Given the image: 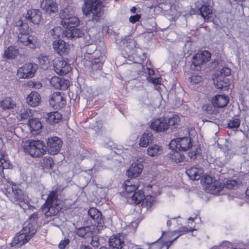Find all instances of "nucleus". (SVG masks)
I'll use <instances>...</instances> for the list:
<instances>
[{
	"label": "nucleus",
	"mask_w": 249,
	"mask_h": 249,
	"mask_svg": "<svg viewBox=\"0 0 249 249\" xmlns=\"http://www.w3.org/2000/svg\"><path fill=\"white\" fill-rule=\"evenodd\" d=\"M241 121L237 117L232 118L229 120L228 123V127L231 129L238 128L240 125Z\"/></svg>",
	"instance_id": "nucleus-42"
},
{
	"label": "nucleus",
	"mask_w": 249,
	"mask_h": 249,
	"mask_svg": "<svg viewBox=\"0 0 249 249\" xmlns=\"http://www.w3.org/2000/svg\"><path fill=\"white\" fill-rule=\"evenodd\" d=\"M228 103V98L224 95H217L213 98L212 103L214 107H223Z\"/></svg>",
	"instance_id": "nucleus-26"
},
{
	"label": "nucleus",
	"mask_w": 249,
	"mask_h": 249,
	"mask_svg": "<svg viewBox=\"0 0 249 249\" xmlns=\"http://www.w3.org/2000/svg\"><path fill=\"white\" fill-rule=\"evenodd\" d=\"M39 63L41 65H46L49 63L50 60L48 56L46 55H41L38 57Z\"/></svg>",
	"instance_id": "nucleus-52"
},
{
	"label": "nucleus",
	"mask_w": 249,
	"mask_h": 249,
	"mask_svg": "<svg viewBox=\"0 0 249 249\" xmlns=\"http://www.w3.org/2000/svg\"><path fill=\"white\" fill-rule=\"evenodd\" d=\"M70 10L69 8H65L64 9L61 10L60 12V16L62 19H65V18H68L71 14H70Z\"/></svg>",
	"instance_id": "nucleus-49"
},
{
	"label": "nucleus",
	"mask_w": 249,
	"mask_h": 249,
	"mask_svg": "<svg viewBox=\"0 0 249 249\" xmlns=\"http://www.w3.org/2000/svg\"><path fill=\"white\" fill-rule=\"evenodd\" d=\"M36 232V227L32 224H28L15 236L11 243V246H16L18 244L20 245L25 244L34 236Z\"/></svg>",
	"instance_id": "nucleus-6"
},
{
	"label": "nucleus",
	"mask_w": 249,
	"mask_h": 249,
	"mask_svg": "<svg viewBox=\"0 0 249 249\" xmlns=\"http://www.w3.org/2000/svg\"><path fill=\"white\" fill-rule=\"evenodd\" d=\"M25 18L34 24H38L41 19V12L36 9L28 10Z\"/></svg>",
	"instance_id": "nucleus-19"
},
{
	"label": "nucleus",
	"mask_w": 249,
	"mask_h": 249,
	"mask_svg": "<svg viewBox=\"0 0 249 249\" xmlns=\"http://www.w3.org/2000/svg\"><path fill=\"white\" fill-rule=\"evenodd\" d=\"M197 12L203 18L205 21H210L212 20V8L210 5L205 4L198 8Z\"/></svg>",
	"instance_id": "nucleus-22"
},
{
	"label": "nucleus",
	"mask_w": 249,
	"mask_h": 249,
	"mask_svg": "<svg viewBox=\"0 0 249 249\" xmlns=\"http://www.w3.org/2000/svg\"><path fill=\"white\" fill-rule=\"evenodd\" d=\"M69 243L70 240L69 239L62 240L58 245V247L59 249H65L66 246L68 245L69 244Z\"/></svg>",
	"instance_id": "nucleus-57"
},
{
	"label": "nucleus",
	"mask_w": 249,
	"mask_h": 249,
	"mask_svg": "<svg viewBox=\"0 0 249 249\" xmlns=\"http://www.w3.org/2000/svg\"><path fill=\"white\" fill-rule=\"evenodd\" d=\"M225 184L219 180H214L213 182L206 186V190L211 194L217 195L224 188Z\"/></svg>",
	"instance_id": "nucleus-24"
},
{
	"label": "nucleus",
	"mask_w": 249,
	"mask_h": 249,
	"mask_svg": "<svg viewBox=\"0 0 249 249\" xmlns=\"http://www.w3.org/2000/svg\"><path fill=\"white\" fill-rule=\"evenodd\" d=\"M62 141L57 137L49 138L47 141L49 152L52 155L57 154L62 146Z\"/></svg>",
	"instance_id": "nucleus-12"
},
{
	"label": "nucleus",
	"mask_w": 249,
	"mask_h": 249,
	"mask_svg": "<svg viewBox=\"0 0 249 249\" xmlns=\"http://www.w3.org/2000/svg\"><path fill=\"white\" fill-rule=\"evenodd\" d=\"M169 146L171 149L178 150L179 151H186L192 146L191 138L185 137L172 140Z\"/></svg>",
	"instance_id": "nucleus-8"
},
{
	"label": "nucleus",
	"mask_w": 249,
	"mask_h": 249,
	"mask_svg": "<svg viewBox=\"0 0 249 249\" xmlns=\"http://www.w3.org/2000/svg\"><path fill=\"white\" fill-rule=\"evenodd\" d=\"M47 121L50 124L58 123L62 119V115L58 111H53L47 114Z\"/></svg>",
	"instance_id": "nucleus-31"
},
{
	"label": "nucleus",
	"mask_w": 249,
	"mask_h": 249,
	"mask_svg": "<svg viewBox=\"0 0 249 249\" xmlns=\"http://www.w3.org/2000/svg\"><path fill=\"white\" fill-rule=\"evenodd\" d=\"M37 218V214L36 213H33L30 217V219L31 220H33V221L36 220Z\"/></svg>",
	"instance_id": "nucleus-60"
},
{
	"label": "nucleus",
	"mask_w": 249,
	"mask_h": 249,
	"mask_svg": "<svg viewBox=\"0 0 249 249\" xmlns=\"http://www.w3.org/2000/svg\"><path fill=\"white\" fill-rule=\"evenodd\" d=\"M54 51L59 55L67 53L69 51V45L62 40H55L53 44Z\"/></svg>",
	"instance_id": "nucleus-17"
},
{
	"label": "nucleus",
	"mask_w": 249,
	"mask_h": 249,
	"mask_svg": "<svg viewBox=\"0 0 249 249\" xmlns=\"http://www.w3.org/2000/svg\"><path fill=\"white\" fill-rule=\"evenodd\" d=\"M140 186V181L138 178H130L125 181L124 189L126 195L135 192Z\"/></svg>",
	"instance_id": "nucleus-18"
},
{
	"label": "nucleus",
	"mask_w": 249,
	"mask_h": 249,
	"mask_svg": "<svg viewBox=\"0 0 249 249\" xmlns=\"http://www.w3.org/2000/svg\"><path fill=\"white\" fill-rule=\"evenodd\" d=\"M147 79L149 82L152 83L154 85L160 84L161 82V78L160 77L153 78L152 77H148Z\"/></svg>",
	"instance_id": "nucleus-56"
},
{
	"label": "nucleus",
	"mask_w": 249,
	"mask_h": 249,
	"mask_svg": "<svg viewBox=\"0 0 249 249\" xmlns=\"http://www.w3.org/2000/svg\"><path fill=\"white\" fill-rule=\"evenodd\" d=\"M144 196L143 192L141 190L135 191L131 196H130L134 203L137 204H139L142 201Z\"/></svg>",
	"instance_id": "nucleus-40"
},
{
	"label": "nucleus",
	"mask_w": 249,
	"mask_h": 249,
	"mask_svg": "<svg viewBox=\"0 0 249 249\" xmlns=\"http://www.w3.org/2000/svg\"><path fill=\"white\" fill-rule=\"evenodd\" d=\"M32 116V113L30 109L23 108L21 110L20 117L21 119L29 120Z\"/></svg>",
	"instance_id": "nucleus-46"
},
{
	"label": "nucleus",
	"mask_w": 249,
	"mask_h": 249,
	"mask_svg": "<svg viewBox=\"0 0 249 249\" xmlns=\"http://www.w3.org/2000/svg\"><path fill=\"white\" fill-rule=\"evenodd\" d=\"M195 230H196L192 227H187L184 226L180 228L178 232L180 233L179 235H178L176 238H175L173 240L169 241L166 242L167 249H168L170 245H171L176 240H177L181 235L186 233L192 232Z\"/></svg>",
	"instance_id": "nucleus-36"
},
{
	"label": "nucleus",
	"mask_w": 249,
	"mask_h": 249,
	"mask_svg": "<svg viewBox=\"0 0 249 249\" xmlns=\"http://www.w3.org/2000/svg\"><path fill=\"white\" fill-rule=\"evenodd\" d=\"M0 166L3 169L10 168L12 165L10 164L9 160H8L7 156L2 155L0 159Z\"/></svg>",
	"instance_id": "nucleus-45"
},
{
	"label": "nucleus",
	"mask_w": 249,
	"mask_h": 249,
	"mask_svg": "<svg viewBox=\"0 0 249 249\" xmlns=\"http://www.w3.org/2000/svg\"><path fill=\"white\" fill-rule=\"evenodd\" d=\"M152 129L156 132H162L168 129L166 118H160L155 120L150 125Z\"/></svg>",
	"instance_id": "nucleus-16"
},
{
	"label": "nucleus",
	"mask_w": 249,
	"mask_h": 249,
	"mask_svg": "<svg viewBox=\"0 0 249 249\" xmlns=\"http://www.w3.org/2000/svg\"><path fill=\"white\" fill-rule=\"evenodd\" d=\"M62 206L58 199L56 191H53L49 194L45 203L42 207V212L46 217L56 215L61 210Z\"/></svg>",
	"instance_id": "nucleus-1"
},
{
	"label": "nucleus",
	"mask_w": 249,
	"mask_h": 249,
	"mask_svg": "<svg viewBox=\"0 0 249 249\" xmlns=\"http://www.w3.org/2000/svg\"><path fill=\"white\" fill-rule=\"evenodd\" d=\"M214 180V179H213L212 177H211V176L206 175L204 177L203 181L205 184L206 186L212 184Z\"/></svg>",
	"instance_id": "nucleus-53"
},
{
	"label": "nucleus",
	"mask_w": 249,
	"mask_h": 249,
	"mask_svg": "<svg viewBox=\"0 0 249 249\" xmlns=\"http://www.w3.org/2000/svg\"><path fill=\"white\" fill-rule=\"evenodd\" d=\"M27 86L30 87L34 88L36 89H39L41 88L42 84L39 82L29 81L27 83Z\"/></svg>",
	"instance_id": "nucleus-51"
},
{
	"label": "nucleus",
	"mask_w": 249,
	"mask_h": 249,
	"mask_svg": "<svg viewBox=\"0 0 249 249\" xmlns=\"http://www.w3.org/2000/svg\"><path fill=\"white\" fill-rule=\"evenodd\" d=\"M0 107L3 109H12L16 107V104L10 98L7 97L1 101Z\"/></svg>",
	"instance_id": "nucleus-39"
},
{
	"label": "nucleus",
	"mask_w": 249,
	"mask_h": 249,
	"mask_svg": "<svg viewBox=\"0 0 249 249\" xmlns=\"http://www.w3.org/2000/svg\"><path fill=\"white\" fill-rule=\"evenodd\" d=\"M202 80V77L199 75H192L190 77V81L194 84H198Z\"/></svg>",
	"instance_id": "nucleus-54"
},
{
	"label": "nucleus",
	"mask_w": 249,
	"mask_h": 249,
	"mask_svg": "<svg viewBox=\"0 0 249 249\" xmlns=\"http://www.w3.org/2000/svg\"><path fill=\"white\" fill-rule=\"evenodd\" d=\"M6 190L5 194L9 199L14 203L19 204L23 209H26V206L30 209L33 206L30 205L28 196L24 194L21 190L19 189L16 185H13Z\"/></svg>",
	"instance_id": "nucleus-2"
},
{
	"label": "nucleus",
	"mask_w": 249,
	"mask_h": 249,
	"mask_svg": "<svg viewBox=\"0 0 249 249\" xmlns=\"http://www.w3.org/2000/svg\"><path fill=\"white\" fill-rule=\"evenodd\" d=\"M51 85L55 89L66 90L69 86V81L63 78L54 76L50 80Z\"/></svg>",
	"instance_id": "nucleus-15"
},
{
	"label": "nucleus",
	"mask_w": 249,
	"mask_h": 249,
	"mask_svg": "<svg viewBox=\"0 0 249 249\" xmlns=\"http://www.w3.org/2000/svg\"><path fill=\"white\" fill-rule=\"evenodd\" d=\"M47 160H48L49 163V167L50 168H51L52 167V165H53V160H52V159L51 158H49L48 159H47Z\"/></svg>",
	"instance_id": "nucleus-62"
},
{
	"label": "nucleus",
	"mask_w": 249,
	"mask_h": 249,
	"mask_svg": "<svg viewBox=\"0 0 249 249\" xmlns=\"http://www.w3.org/2000/svg\"><path fill=\"white\" fill-rule=\"evenodd\" d=\"M84 35L83 31L75 27L66 30L64 32V36L68 39H74L82 37Z\"/></svg>",
	"instance_id": "nucleus-21"
},
{
	"label": "nucleus",
	"mask_w": 249,
	"mask_h": 249,
	"mask_svg": "<svg viewBox=\"0 0 249 249\" xmlns=\"http://www.w3.org/2000/svg\"><path fill=\"white\" fill-rule=\"evenodd\" d=\"M62 28L60 27H54L50 32L51 35L53 37V38H59L61 35L64 34Z\"/></svg>",
	"instance_id": "nucleus-43"
},
{
	"label": "nucleus",
	"mask_w": 249,
	"mask_h": 249,
	"mask_svg": "<svg viewBox=\"0 0 249 249\" xmlns=\"http://www.w3.org/2000/svg\"><path fill=\"white\" fill-rule=\"evenodd\" d=\"M103 57L95 58L91 63V69L93 71H97L101 69L103 66Z\"/></svg>",
	"instance_id": "nucleus-41"
},
{
	"label": "nucleus",
	"mask_w": 249,
	"mask_h": 249,
	"mask_svg": "<svg viewBox=\"0 0 249 249\" xmlns=\"http://www.w3.org/2000/svg\"><path fill=\"white\" fill-rule=\"evenodd\" d=\"M76 233L80 237L87 238L92 236L93 232L91 231L89 227L87 226L77 229Z\"/></svg>",
	"instance_id": "nucleus-35"
},
{
	"label": "nucleus",
	"mask_w": 249,
	"mask_h": 249,
	"mask_svg": "<svg viewBox=\"0 0 249 249\" xmlns=\"http://www.w3.org/2000/svg\"><path fill=\"white\" fill-rule=\"evenodd\" d=\"M28 126L32 133L35 132V134L37 133L42 127V124L40 121L38 119H31L28 120Z\"/></svg>",
	"instance_id": "nucleus-29"
},
{
	"label": "nucleus",
	"mask_w": 249,
	"mask_h": 249,
	"mask_svg": "<svg viewBox=\"0 0 249 249\" xmlns=\"http://www.w3.org/2000/svg\"><path fill=\"white\" fill-rule=\"evenodd\" d=\"M168 128L169 126H175L178 124V122H179V119L178 116H174L172 118H170L168 119L166 118Z\"/></svg>",
	"instance_id": "nucleus-48"
},
{
	"label": "nucleus",
	"mask_w": 249,
	"mask_h": 249,
	"mask_svg": "<svg viewBox=\"0 0 249 249\" xmlns=\"http://www.w3.org/2000/svg\"><path fill=\"white\" fill-rule=\"evenodd\" d=\"M148 73L150 75H152L154 74V72L153 70H151L150 69H148Z\"/></svg>",
	"instance_id": "nucleus-64"
},
{
	"label": "nucleus",
	"mask_w": 249,
	"mask_h": 249,
	"mask_svg": "<svg viewBox=\"0 0 249 249\" xmlns=\"http://www.w3.org/2000/svg\"><path fill=\"white\" fill-rule=\"evenodd\" d=\"M41 7L48 14H55L58 11L57 4L53 0H43Z\"/></svg>",
	"instance_id": "nucleus-14"
},
{
	"label": "nucleus",
	"mask_w": 249,
	"mask_h": 249,
	"mask_svg": "<svg viewBox=\"0 0 249 249\" xmlns=\"http://www.w3.org/2000/svg\"><path fill=\"white\" fill-rule=\"evenodd\" d=\"M219 73L222 76H228L231 73V69L228 67L222 68L220 69Z\"/></svg>",
	"instance_id": "nucleus-50"
},
{
	"label": "nucleus",
	"mask_w": 249,
	"mask_h": 249,
	"mask_svg": "<svg viewBox=\"0 0 249 249\" xmlns=\"http://www.w3.org/2000/svg\"><path fill=\"white\" fill-rule=\"evenodd\" d=\"M169 156L170 159L176 163L181 162L185 159L184 155L176 149H172V151L169 153Z\"/></svg>",
	"instance_id": "nucleus-33"
},
{
	"label": "nucleus",
	"mask_w": 249,
	"mask_h": 249,
	"mask_svg": "<svg viewBox=\"0 0 249 249\" xmlns=\"http://www.w3.org/2000/svg\"><path fill=\"white\" fill-rule=\"evenodd\" d=\"M186 173L191 179L198 180L203 173V170L202 168L196 166L188 169L186 171Z\"/></svg>",
	"instance_id": "nucleus-23"
},
{
	"label": "nucleus",
	"mask_w": 249,
	"mask_h": 249,
	"mask_svg": "<svg viewBox=\"0 0 249 249\" xmlns=\"http://www.w3.org/2000/svg\"><path fill=\"white\" fill-rule=\"evenodd\" d=\"M30 30L31 29L27 24L22 23L18 36V41L24 46L34 49L37 45L38 39L35 35L30 34Z\"/></svg>",
	"instance_id": "nucleus-4"
},
{
	"label": "nucleus",
	"mask_w": 249,
	"mask_h": 249,
	"mask_svg": "<svg viewBox=\"0 0 249 249\" xmlns=\"http://www.w3.org/2000/svg\"><path fill=\"white\" fill-rule=\"evenodd\" d=\"M141 18V16L139 14H136L134 16H132L129 18V21L132 23H135L137 21H138Z\"/></svg>",
	"instance_id": "nucleus-58"
},
{
	"label": "nucleus",
	"mask_w": 249,
	"mask_h": 249,
	"mask_svg": "<svg viewBox=\"0 0 249 249\" xmlns=\"http://www.w3.org/2000/svg\"><path fill=\"white\" fill-rule=\"evenodd\" d=\"M153 141V135L151 132H144L142 136L139 144L142 147H146Z\"/></svg>",
	"instance_id": "nucleus-32"
},
{
	"label": "nucleus",
	"mask_w": 249,
	"mask_h": 249,
	"mask_svg": "<svg viewBox=\"0 0 249 249\" xmlns=\"http://www.w3.org/2000/svg\"><path fill=\"white\" fill-rule=\"evenodd\" d=\"M90 244L93 247H98L99 246V242L98 237L96 236L92 237Z\"/></svg>",
	"instance_id": "nucleus-59"
},
{
	"label": "nucleus",
	"mask_w": 249,
	"mask_h": 249,
	"mask_svg": "<svg viewBox=\"0 0 249 249\" xmlns=\"http://www.w3.org/2000/svg\"><path fill=\"white\" fill-rule=\"evenodd\" d=\"M40 101V95L36 91L32 92L26 98V102L28 104L33 107L38 106Z\"/></svg>",
	"instance_id": "nucleus-28"
},
{
	"label": "nucleus",
	"mask_w": 249,
	"mask_h": 249,
	"mask_svg": "<svg viewBox=\"0 0 249 249\" xmlns=\"http://www.w3.org/2000/svg\"><path fill=\"white\" fill-rule=\"evenodd\" d=\"M201 151L199 147L197 146H194L192 148H191V151H190L187 155L188 158L186 160L187 161H191L195 160L196 157L199 156L201 154Z\"/></svg>",
	"instance_id": "nucleus-37"
},
{
	"label": "nucleus",
	"mask_w": 249,
	"mask_h": 249,
	"mask_svg": "<svg viewBox=\"0 0 249 249\" xmlns=\"http://www.w3.org/2000/svg\"><path fill=\"white\" fill-rule=\"evenodd\" d=\"M154 203V197L151 196H144L142 204L145 206L147 209L150 208Z\"/></svg>",
	"instance_id": "nucleus-44"
},
{
	"label": "nucleus",
	"mask_w": 249,
	"mask_h": 249,
	"mask_svg": "<svg viewBox=\"0 0 249 249\" xmlns=\"http://www.w3.org/2000/svg\"><path fill=\"white\" fill-rule=\"evenodd\" d=\"M80 249H92L89 246L82 245L80 246Z\"/></svg>",
	"instance_id": "nucleus-61"
},
{
	"label": "nucleus",
	"mask_w": 249,
	"mask_h": 249,
	"mask_svg": "<svg viewBox=\"0 0 249 249\" xmlns=\"http://www.w3.org/2000/svg\"><path fill=\"white\" fill-rule=\"evenodd\" d=\"M18 54V50L14 46H9L5 50L3 57L9 59L14 58Z\"/></svg>",
	"instance_id": "nucleus-30"
},
{
	"label": "nucleus",
	"mask_w": 249,
	"mask_h": 249,
	"mask_svg": "<svg viewBox=\"0 0 249 249\" xmlns=\"http://www.w3.org/2000/svg\"><path fill=\"white\" fill-rule=\"evenodd\" d=\"M211 54L208 51H203L198 52L193 57L192 64L191 68L199 71L200 66L203 65L211 58Z\"/></svg>",
	"instance_id": "nucleus-7"
},
{
	"label": "nucleus",
	"mask_w": 249,
	"mask_h": 249,
	"mask_svg": "<svg viewBox=\"0 0 249 249\" xmlns=\"http://www.w3.org/2000/svg\"><path fill=\"white\" fill-rule=\"evenodd\" d=\"M38 66L33 63L25 64L18 70V75L20 78H30L33 77L36 73Z\"/></svg>",
	"instance_id": "nucleus-9"
},
{
	"label": "nucleus",
	"mask_w": 249,
	"mask_h": 249,
	"mask_svg": "<svg viewBox=\"0 0 249 249\" xmlns=\"http://www.w3.org/2000/svg\"><path fill=\"white\" fill-rule=\"evenodd\" d=\"M50 105L55 109H60L66 104L64 94L60 92H54L49 100Z\"/></svg>",
	"instance_id": "nucleus-11"
},
{
	"label": "nucleus",
	"mask_w": 249,
	"mask_h": 249,
	"mask_svg": "<svg viewBox=\"0 0 249 249\" xmlns=\"http://www.w3.org/2000/svg\"><path fill=\"white\" fill-rule=\"evenodd\" d=\"M83 13L86 16L92 14L91 20L97 22L103 14L101 0H87L82 7Z\"/></svg>",
	"instance_id": "nucleus-3"
},
{
	"label": "nucleus",
	"mask_w": 249,
	"mask_h": 249,
	"mask_svg": "<svg viewBox=\"0 0 249 249\" xmlns=\"http://www.w3.org/2000/svg\"><path fill=\"white\" fill-rule=\"evenodd\" d=\"M24 151L33 158H39L46 153V146L39 140H29L23 145Z\"/></svg>",
	"instance_id": "nucleus-5"
},
{
	"label": "nucleus",
	"mask_w": 249,
	"mask_h": 249,
	"mask_svg": "<svg viewBox=\"0 0 249 249\" xmlns=\"http://www.w3.org/2000/svg\"><path fill=\"white\" fill-rule=\"evenodd\" d=\"M88 214L97 224V230H101L104 226V221L101 212L95 208H90L89 210Z\"/></svg>",
	"instance_id": "nucleus-13"
},
{
	"label": "nucleus",
	"mask_w": 249,
	"mask_h": 249,
	"mask_svg": "<svg viewBox=\"0 0 249 249\" xmlns=\"http://www.w3.org/2000/svg\"><path fill=\"white\" fill-rule=\"evenodd\" d=\"M143 166L140 162L133 163L127 171V174L128 177L131 178H136L141 173Z\"/></svg>",
	"instance_id": "nucleus-20"
},
{
	"label": "nucleus",
	"mask_w": 249,
	"mask_h": 249,
	"mask_svg": "<svg viewBox=\"0 0 249 249\" xmlns=\"http://www.w3.org/2000/svg\"><path fill=\"white\" fill-rule=\"evenodd\" d=\"M124 245V240L120 236L113 235L110 237L109 246L111 249H122Z\"/></svg>",
	"instance_id": "nucleus-25"
},
{
	"label": "nucleus",
	"mask_w": 249,
	"mask_h": 249,
	"mask_svg": "<svg viewBox=\"0 0 249 249\" xmlns=\"http://www.w3.org/2000/svg\"><path fill=\"white\" fill-rule=\"evenodd\" d=\"M214 83L217 89L223 90H228L230 84L228 79L226 78H224L222 79L218 78L216 80V83L215 82H214Z\"/></svg>",
	"instance_id": "nucleus-34"
},
{
	"label": "nucleus",
	"mask_w": 249,
	"mask_h": 249,
	"mask_svg": "<svg viewBox=\"0 0 249 249\" xmlns=\"http://www.w3.org/2000/svg\"><path fill=\"white\" fill-rule=\"evenodd\" d=\"M53 66L54 71L60 75H66L71 70L70 65L61 57L54 59Z\"/></svg>",
	"instance_id": "nucleus-10"
},
{
	"label": "nucleus",
	"mask_w": 249,
	"mask_h": 249,
	"mask_svg": "<svg viewBox=\"0 0 249 249\" xmlns=\"http://www.w3.org/2000/svg\"><path fill=\"white\" fill-rule=\"evenodd\" d=\"M162 152L161 147L154 144L149 146L147 150V155L150 157H154L160 154Z\"/></svg>",
	"instance_id": "nucleus-38"
},
{
	"label": "nucleus",
	"mask_w": 249,
	"mask_h": 249,
	"mask_svg": "<svg viewBox=\"0 0 249 249\" xmlns=\"http://www.w3.org/2000/svg\"><path fill=\"white\" fill-rule=\"evenodd\" d=\"M131 13H135L136 11V8L135 7H133L130 10Z\"/></svg>",
	"instance_id": "nucleus-63"
},
{
	"label": "nucleus",
	"mask_w": 249,
	"mask_h": 249,
	"mask_svg": "<svg viewBox=\"0 0 249 249\" xmlns=\"http://www.w3.org/2000/svg\"><path fill=\"white\" fill-rule=\"evenodd\" d=\"M86 53L89 54H92L96 50V46L93 44H89L85 46L84 48Z\"/></svg>",
	"instance_id": "nucleus-47"
},
{
	"label": "nucleus",
	"mask_w": 249,
	"mask_h": 249,
	"mask_svg": "<svg viewBox=\"0 0 249 249\" xmlns=\"http://www.w3.org/2000/svg\"><path fill=\"white\" fill-rule=\"evenodd\" d=\"M62 24L68 29H71L77 26L79 23V19L72 15L68 18H65V19L62 20Z\"/></svg>",
	"instance_id": "nucleus-27"
},
{
	"label": "nucleus",
	"mask_w": 249,
	"mask_h": 249,
	"mask_svg": "<svg viewBox=\"0 0 249 249\" xmlns=\"http://www.w3.org/2000/svg\"><path fill=\"white\" fill-rule=\"evenodd\" d=\"M227 188L232 189L237 186V183L235 180H229L226 184Z\"/></svg>",
	"instance_id": "nucleus-55"
}]
</instances>
